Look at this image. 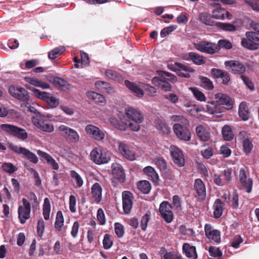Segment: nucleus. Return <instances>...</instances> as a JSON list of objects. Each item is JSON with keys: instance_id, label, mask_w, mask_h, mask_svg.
Here are the masks:
<instances>
[{"instance_id": "1", "label": "nucleus", "mask_w": 259, "mask_h": 259, "mask_svg": "<svg viewBox=\"0 0 259 259\" xmlns=\"http://www.w3.org/2000/svg\"><path fill=\"white\" fill-rule=\"evenodd\" d=\"M171 121L177 122L173 125V131L180 140L189 141L191 139V133L189 128V121L182 115H174L170 117Z\"/></svg>"}, {"instance_id": "2", "label": "nucleus", "mask_w": 259, "mask_h": 259, "mask_svg": "<svg viewBox=\"0 0 259 259\" xmlns=\"http://www.w3.org/2000/svg\"><path fill=\"white\" fill-rule=\"evenodd\" d=\"M1 130L7 135L16 138L21 141L28 138V134L26 130L18 126L4 123L0 125Z\"/></svg>"}, {"instance_id": "3", "label": "nucleus", "mask_w": 259, "mask_h": 259, "mask_svg": "<svg viewBox=\"0 0 259 259\" xmlns=\"http://www.w3.org/2000/svg\"><path fill=\"white\" fill-rule=\"evenodd\" d=\"M237 185L240 190L249 193L252 191L253 180L249 177V173L246 167L240 169L238 176Z\"/></svg>"}, {"instance_id": "4", "label": "nucleus", "mask_w": 259, "mask_h": 259, "mask_svg": "<svg viewBox=\"0 0 259 259\" xmlns=\"http://www.w3.org/2000/svg\"><path fill=\"white\" fill-rule=\"evenodd\" d=\"M90 156L92 161L98 165L107 163L110 160V154L101 148L94 149L91 151Z\"/></svg>"}, {"instance_id": "5", "label": "nucleus", "mask_w": 259, "mask_h": 259, "mask_svg": "<svg viewBox=\"0 0 259 259\" xmlns=\"http://www.w3.org/2000/svg\"><path fill=\"white\" fill-rule=\"evenodd\" d=\"M8 147L15 153L22 155L23 158L34 164H36L38 161L37 156L34 153L25 148L19 147L13 143H9Z\"/></svg>"}, {"instance_id": "6", "label": "nucleus", "mask_w": 259, "mask_h": 259, "mask_svg": "<svg viewBox=\"0 0 259 259\" xmlns=\"http://www.w3.org/2000/svg\"><path fill=\"white\" fill-rule=\"evenodd\" d=\"M26 87L32 90L36 97L45 101L51 108H55L59 105V100L52 94L45 92H41L38 89L31 88L28 85H26Z\"/></svg>"}, {"instance_id": "7", "label": "nucleus", "mask_w": 259, "mask_h": 259, "mask_svg": "<svg viewBox=\"0 0 259 259\" xmlns=\"http://www.w3.org/2000/svg\"><path fill=\"white\" fill-rule=\"evenodd\" d=\"M245 35L246 37L242 39V46L249 50H257L259 47V36L252 31L246 32Z\"/></svg>"}, {"instance_id": "8", "label": "nucleus", "mask_w": 259, "mask_h": 259, "mask_svg": "<svg viewBox=\"0 0 259 259\" xmlns=\"http://www.w3.org/2000/svg\"><path fill=\"white\" fill-rule=\"evenodd\" d=\"M9 93L15 99L28 104L30 96L27 91L24 88L11 85L9 88Z\"/></svg>"}, {"instance_id": "9", "label": "nucleus", "mask_w": 259, "mask_h": 259, "mask_svg": "<svg viewBox=\"0 0 259 259\" xmlns=\"http://www.w3.org/2000/svg\"><path fill=\"white\" fill-rule=\"evenodd\" d=\"M193 45L197 50L207 54L212 55L219 51V47L216 44L206 40L193 43Z\"/></svg>"}, {"instance_id": "10", "label": "nucleus", "mask_w": 259, "mask_h": 259, "mask_svg": "<svg viewBox=\"0 0 259 259\" xmlns=\"http://www.w3.org/2000/svg\"><path fill=\"white\" fill-rule=\"evenodd\" d=\"M232 169L228 168L224 169L221 175L215 174L213 177V183L218 186H224L228 184L232 180Z\"/></svg>"}, {"instance_id": "11", "label": "nucleus", "mask_w": 259, "mask_h": 259, "mask_svg": "<svg viewBox=\"0 0 259 259\" xmlns=\"http://www.w3.org/2000/svg\"><path fill=\"white\" fill-rule=\"evenodd\" d=\"M58 130L61 133L62 136L69 142L72 143L79 142L80 136L75 130L63 124L59 126Z\"/></svg>"}, {"instance_id": "12", "label": "nucleus", "mask_w": 259, "mask_h": 259, "mask_svg": "<svg viewBox=\"0 0 259 259\" xmlns=\"http://www.w3.org/2000/svg\"><path fill=\"white\" fill-rule=\"evenodd\" d=\"M23 205L18 207V218L20 223L24 224L29 219L31 211L30 203L26 198L22 199Z\"/></svg>"}, {"instance_id": "13", "label": "nucleus", "mask_w": 259, "mask_h": 259, "mask_svg": "<svg viewBox=\"0 0 259 259\" xmlns=\"http://www.w3.org/2000/svg\"><path fill=\"white\" fill-rule=\"evenodd\" d=\"M176 72L177 74L182 77L189 78L191 77L190 73H193L195 70L189 66L179 62H176L175 66L169 68Z\"/></svg>"}, {"instance_id": "14", "label": "nucleus", "mask_w": 259, "mask_h": 259, "mask_svg": "<svg viewBox=\"0 0 259 259\" xmlns=\"http://www.w3.org/2000/svg\"><path fill=\"white\" fill-rule=\"evenodd\" d=\"M159 211L165 222L170 223L172 221L174 214L172 211V206L168 201H163L160 203Z\"/></svg>"}, {"instance_id": "15", "label": "nucleus", "mask_w": 259, "mask_h": 259, "mask_svg": "<svg viewBox=\"0 0 259 259\" xmlns=\"http://www.w3.org/2000/svg\"><path fill=\"white\" fill-rule=\"evenodd\" d=\"M42 116L33 117L32 118L33 124L44 132L47 133L53 132L54 130L53 125L51 123L50 120L45 119Z\"/></svg>"}, {"instance_id": "16", "label": "nucleus", "mask_w": 259, "mask_h": 259, "mask_svg": "<svg viewBox=\"0 0 259 259\" xmlns=\"http://www.w3.org/2000/svg\"><path fill=\"white\" fill-rule=\"evenodd\" d=\"M193 190L195 197L198 201H202L205 199L206 195V187L201 179H196L195 180Z\"/></svg>"}, {"instance_id": "17", "label": "nucleus", "mask_w": 259, "mask_h": 259, "mask_svg": "<svg viewBox=\"0 0 259 259\" xmlns=\"http://www.w3.org/2000/svg\"><path fill=\"white\" fill-rule=\"evenodd\" d=\"M118 151L124 158L130 161H134L136 159L135 152L125 142H118Z\"/></svg>"}, {"instance_id": "18", "label": "nucleus", "mask_w": 259, "mask_h": 259, "mask_svg": "<svg viewBox=\"0 0 259 259\" xmlns=\"http://www.w3.org/2000/svg\"><path fill=\"white\" fill-rule=\"evenodd\" d=\"M225 65L228 69H231V72L234 74H241V75L246 71L245 65L238 61H227L225 62Z\"/></svg>"}, {"instance_id": "19", "label": "nucleus", "mask_w": 259, "mask_h": 259, "mask_svg": "<svg viewBox=\"0 0 259 259\" xmlns=\"http://www.w3.org/2000/svg\"><path fill=\"white\" fill-rule=\"evenodd\" d=\"M85 131L87 134L91 136L95 140L102 141L104 139V132L98 127L92 124H88L85 127Z\"/></svg>"}, {"instance_id": "20", "label": "nucleus", "mask_w": 259, "mask_h": 259, "mask_svg": "<svg viewBox=\"0 0 259 259\" xmlns=\"http://www.w3.org/2000/svg\"><path fill=\"white\" fill-rule=\"evenodd\" d=\"M156 73L158 76H155L152 79V82L154 85L161 82V81L169 80L171 82H175L177 80V77L169 72L157 70Z\"/></svg>"}, {"instance_id": "21", "label": "nucleus", "mask_w": 259, "mask_h": 259, "mask_svg": "<svg viewBox=\"0 0 259 259\" xmlns=\"http://www.w3.org/2000/svg\"><path fill=\"white\" fill-rule=\"evenodd\" d=\"M122 199L123 210L125 213L128 214L133 207V194L130 191H124L122 194Z\"/></svg>"}, {"instance_id": "22", "label": "nucleus", "mask_w": 259, "mask_h": 259, "mask_svg": "<svg viewBox=\"0 0 259 259\" xmlns=\"http://www.w3.org/2000/svg\"><path fill=\"white\" fill-rule=\"evenodd\" d=\"M112 174L114 178L121 183L125 181V173L122 166L117 163H113L111 165Z\"/></svg>"}, {"instance_id": "23", "label": "nucleus", "mask_w": 259, "mask_h": 259, "mask_svg": "<svg viewBox=\"0 0 259 259\" xmlns=\"http://www.w3.org/2000/svg\"><path fill=\"white\" fill-rule=\"evenodd\" d=\"M205 234L206 237L213 240L217 243L221 242V232L219 230L214 229L210 224H206L204 227Z\"/></svg>"}, {"instance_id": "24", "label": "nucleus", "mask_w": 259, "mask_h": 259, "mask_svg": "<svg viewBox=\"0 0 259 259\" xmlns=\"http://www.w3.org/2000/svg\"><path fill=\"white\" fill-rule=\"evenodd\" d=\"M207 111L216 117H221V114L226 111L224 108L220 105L217 101L208 102L206 105Z\"/></svg>"}, {"instance_id": "25", "label": "nucleus", "mask_w": 259, "mask_h": 259, "mask_svg": "<svg viewBox=\"0 0 259 259\" xmlns=\"http://www.w3.org/2000/svg\"><path fill=\"white\" fill-rule=\"evenodd\" d=\"M64 219L62 212L61 210L58 211L54 225L56 230L61 233L63 236L66 235L67 227L64 226Z\"/></svg>"}, {"instance_id": "26", "label": "nucleus", "mask_w": 259, "mask_h": 259, "mask_svg": "<svg viewBox=\"0 0 259 259\" xmlns=\"http://www.w3.org/2000/svg\"><path fill=\"white\" fill-rule=\"evenodd\" d=\"M102 188L98 183L94 184L91 188V200L92 203H99L102 200Z\"/></svg>"}, {"instance_id": "27", "label": "nucleus", "mask_w": 259, "mask_h": 259, "mask_svg": "<svg viewBox=\"0 0 259 259\" xmlns=\"http://www.w3.org/2000/svg\"><path fill=\"white\" fill-rule=\"evenodd\" d=\"M125 113L128 119L132 121H143L144 116L138 110L133 107H127L125 109Z\"/></svg>"}, {"instance_id": "28", "label": "nucleus", "mask_w": 259, "mask_h": 259, "mask_svg": "<svg viewBox=\"0 0 259 259\" xmlns=\"http://www.w3.org/2000/svg\"><path fill=\"white\" fill-rule=\"evenodd\" d=\"M217 102L221 106L225 105L226 109H230L233 108V101L231 98L225 94L218 93L215 95Z\"/></svg>"}, {"instance_id": "29", "label": "nucleus", "mask_w": 259, "mask_h": 259, "mask_svg": "<svg viewBox=\"0 0 259 259\" xmlns=\"http://www.w3.org/2000/svg\"><path fill=\"white\" fill-rule=\"evenodd\" d=\"M211 73L214 78H222V83L224 84H228L230 81V76L229 73L223 70L216 68L211 69Z\"/></svg>"}, {"instance_id": "30", "label": "nucleus", "mask_w": 259, "mask_h": 259, "mask_svg": "<svg viewBox=\"0 0 259 259\" xmlns=\"http://www.w3.org/2000/svg\"><path fill=\"white\" fill-rule=\"evenodd\" d=\"M36 152L40 159L46 160L54 169L58 170L59 169L58 164L51 155L40 150H37Z\"/></svg>"}, {"instance_id": "31", "label": "nucleus", "mask_w": 259, "mask_h": 259, "mask_svg": "<svg viewBox=\"0 0 259 259\" xmlns=\"http://www.w3.org/2000/svg\"><path fill=\"white\" fill-rule=\"evenodd\" d=\"M172 160L175 163L180 167L184 165L185 159L182 152L178 148L175 147L171 152Z\"/></svg>"}, {"instance_id": "32", "label": "nucleus", "mask_w": 259, "mask_h": 259, "mask_svg": "<svg viewBox=\"0 0 259 259\" xmlns=\"http://www.w3.org/2000/svg\"><path fill=\"white\" fill-rule=\"evenodd\" d=\"M187 56L188 58L186 59V60L191 61L194 64L197 65H203L206 62V59L204 57L193 52H189Z\"/></svg>"}, {"instance_id": "33", "label": "nucleus", "mask_w": 259, "mask_h": 259, "mask_svg": "<svg viewBox=\"0 0 259 259\" xmlns=\"http://www.w3.org/2000/svg\"><path fill=\"white\" fill-rule=\"evenodd\" d=\"M196 133L198 138L202 141L207 142L210 138V132L202 125H199L196 127Z\"/></svg>"}, {"instance_id": "34", "label": "nucleus", "mask_w": 259, "mask_h": 259, "mask_svg": "<svg viewBox=\"0 0 259 259\" xmlns=\"http://www.w3.org/2000/svg\"><path fill=\"white\" fill-rule=\"evenodd\" d=\"M143 172L149 177L155 185H157L159 181V177L153 167L150 166L145 167Z\"/></svg>"}, {"instance_id": "35", "label": "nucleus", "mask_w": 259, "mask_h": 259, "mask_svg": "<svg viewBox=\"0 0 259 259\" xmlns=\"http://www.w3.org/2000/svg\"><path fill=\"white\" fill-rule=\"evenodd\" d=\"M183 251L185 255L190 259L197 258L196 248L194 246H191L187 243H185L183 245Z\"/></svg>"}, {"instance_id": "36", "label": "nucleus", "mask_w": 259, "mask_h": 259, "mask_svg": "<svg viewBox=\"0 0 259 259\" xmlns=\"http://www.w3.org/2000/svg\"><path fill=\"white\" fill-rule=\"evenodd\" d=\"M212 18L215 19H230L229 12L224 8H217L212 11Z\"/></svg>"}, {"instance_id": "37", "label": "nucleus", "mask_w": 259, "mask_h": 259, "mask_svg": "<svg viewBox=\"0 0 259 259\" xmlns=\"http://www.w3.org/2000/svg\"><path fill=\"white\" fill-rule=\"evenodd\" d=\"M238 114L239 117L244 121H246L249 119L250 112L245 102H242L240 103L238 108Z\"/></svg>"}, {"instance_id": "38", "label": "nucleus", "mask_w": 259, "mask_h": 259, "mask_svg": "<svg viewBox=\"0 0 259 259\" xmlns=\"http://www.w3.org/2000/svg\"><path fill=\"white\" fill-rule=\"evenodd\" d=\"M95 85L98 90L104 93L110 94L114 92L111 85L104 81L98 80L95 82Z\"/></svg>"}, {"instance_id": "39", "label": "nucleus", "mask_w": 259, "mask_h": 259, "mask_svg": "<svg viewBox=\"0 0 259 259\" xmlns=\"http://www.w3.org/2000/svg\"><path fill=\"white\" fill-rule=\"evenodd\" d=\"M227 203L234 209H237L239 208V195L236 190L229 194Z\"/></svg>"}, {"instance_id": "40", "label": "nucleus", "mask_w": 259, "mask_h": 259, "mask_svg": "<svg viewBox=\"0 0 259 259\" xmlns=\"http://www.w3.org/2000/svg\"><path fill=\"white\" fill-rule=\"evenodd\" d=\"M214 209L213 215L215 218H219L223 214L224 210V203L222 201L219 199H217L213 205Z\"/></svg>"}, {"instance_id": "41", "label": "nucleus", "mask_w": 259, "mask_h": 259, "mask_svg": "<svg viewBox=\"0 0 259 259\" xmlns=\"http://www.w3.org/2000/svg\"><path fill=\"white\" fill-rule=\"evenodd\" d=\"M110 123L115 128L120 131H124L127 127V123H124L121 119H118L116 117H111Z\"/></svg>"}, {"instance_id": "42", "label": "nucleus", "mask_w": 259, "mask_h": 259, "mask_svg": "<svg viewBox=\"0 0 259 259\" xmlns=\"http://www.w3.org/2000/svg\"><path fill=\"white\" fill-rule=\"evenodd\" d=\"M212 15L207 13H201L199 15V19L202 23L207 25L215 26V22L212 19Z\"/></svg>"}, {"instance_id": "43", "label": "nucleus", "mask_w": 259, "mask_h": 259, "mask_svg": "<svg viewBox=\"0 0 259 259\" xmlns=\"http://www.w3.org/2000/svg\"><path fill=\"white\" fill-rule=\"evenodd\" d=\"M223 137L225 141H231L234 138V134L231 126L225 125L222 129Z\"/></svg>"}, {"instance_id": "44", "label": "nucleus", "mask_w": 259, "mask_h": 259, "mask_svg": "<svg viewBox=\"0 0 259 259\" xmlns=\"http://www.w3.org/2000/svg\"><path fill=\"white\" fill-rule=\"evenodd\" d=\"M215 26H216L218 29L224 31L233 32L236 30V27L235 25L228 23L216 22L215 23Z\"/></svg>"}, {"instance_id": "45", "label": "nucleus", "mask_w": 259, "mask_h": 259, "mask_svg": "<svg viewBox=\"0 0 259 259\" xmlns=\"http://www.w3.org/2000/svg\"><path fill=\"white\" fill-rule=\"evenodd\" d=\"M124 83L127 88L134 92L136 96L140 97L144 95L143 91L134 83L127 80H125Z\"/></svg>"}, {"instance_id": "46", "label": "nucleus", "mask_w": 259, "mask_h": 259, "mask_svg": "<svg viewBox=\"0 0 259 259\" xmlns=\"http://www.w3.org/2000/svg\"><path fill=\"white\" fill-rule=\"evenodd\" d=\"M138 189L144 194H148L151 189V184L146 180L141 181L137 183Z\"/></svg>"}, {"instance_id": "47", "label": "nucleus", "mask_w": 259, "mask_h": 259, "mask_svg": "<svg viewBox=\"0 0 259 259\" xmlns=\"http://www.w3.org/2000/svg\"><path fill=\"white\" fill-rule=\"evenodd\" d=\"M87 96L97 103H104L106 102V99L103 95L94 91L89 92Z\"/></svg>"}, {"instance_id": "48", "label": "nucleus", "mask_w": 259, "mask_h": 259, "mask_svg": "<svg viewBox=\"0 0 259 259\" xmlns=\"http://www.w3.org/2000/svg\"><path fill=\"white\" fill-rule=\"evenodd\" d=\"M51 212L50 201L48 198L46 197L44 199V202L42 207V213L45 220H49L50 214Z\"/></svg>"}, {"instance_id": "49", "label": "nucleus", "mask_w": 259, "mask_h": 259, "mask_svg": "<svg viewBox=\"0 0 259 259\" xmlns=\"http://www.w3.org/2000/svg\"><path fill=\"white\" fill-rule=\"evenodd\" d=\"M65 51V48L63 46H60L55 48L54 49L49 52L48 57L51 60H54L62 55Z\"/></svg>"}, {"instance_id": "50", "label": "nucleus", "mask_w": 259, "mask_h": 259, "mask_svg": "<svg viewBox=\"0 0 259 259\" xmlns=\"http://www.w3.org/2000/svg\"><path fill=\"white\" fill-rule=\"evenodd\" d=\"M27 81L34 86L40 87L42 89H49L50 88L49 83L42 82L35 78H28Z\"/></svg>"}, {"instance_id": "51", "label": "nucleus", "mask_w": 259, "mask_h": 259, "mask_svg": "<svg viewBox=\"0 0 259 259\" xmlns=\"http://www.w3.org/2000/svg\"><path fill=\"white\" fill-rule=\"evenodd\" d=\"M70 175L76 184V188H80L83 185V180L80 176L74 170L70 171Z\"/></svg>"}, {"instance_id": "52", "label": "nucleus", "mask_w": 259, "mask_h": 259, "mask_svg": "<svg viewBox=\"0 0 259 259\" xmlns=\"http://www.w3.org/2000/svg\"><path fill=\"white\" fill-rule=\"evenodd\" d=\"M106 77L114 80L120 81L122 79L121 75L115 71L109 69L105 71Z\"/></svg>"}, {"instance_id": "53", "label": "nucleus", "mask_w": 259, "mask_h": 259, "mask_svg": "<svg viewBox=\"0 0 259 259\" xmlns=\"http://www.w3.org/2000/svg\"><path fill=\"white\" fill-rule=\"evenodd\" d=\"M201 85L205 89L211 90L213 89L212 82L207 77L201 76L200 78Z\"/></svg>"}, {"instance_id": "54", "label": "nucleus", "mask_w": 259, "mask_h": 259, "mask_svg": "<svg viewBox=\"0 0 259 259\" xmlns=\"http://www.w3.org/2000/svg\"><path fill=\"white\" fill-rule=\"evenodd\" d=\"M252 142L248 139H245L243 141V149L246 154L251 153L253 148Z\"/></svg>"}, {"instance_id": "55", "label": "nucleus", "mask_w": 259, "mask_h": 259, "mask_svg": "<svg viewBox=\"0 0 259 259\" xmlns=\"http://www.w3.org/2000/svg\"><path fill=\"white\" fill-rule=\"evenodd\" d=\"M114 231L116 235L119 238H122L124 234V227L119 223L114 224Z\"/></svg>"}, {"instance_id": "56", "label": "nucleus", "mask_w": 259, "mask_h": 259, "mask_svg": "<svg viewBox=\"0 0 259 259\" xmlns=\"http://www.w3.org/2000/svg\"><path fill=\"white\" fill-rule=\"evenodd\" d=\"M103 245L104 249H109L113 245V241L111 236L108 234H105L103 240Z\"/></svg>"}, {"instance_id": "57", "label": "nucleus", "mask_w": 259, "mask_h": 259, "mask_svg": "<svg viewBox=\"0 0 259 259\" xmlns=\"http://www.w3.org/2000/svg\"><path fill=\"white\" fill-rule=\"evenodd\" d=\"M217 45L219 47V51L221 48L230 50L232 49L233 47L231 41L227 39H220Z\"/></svg>"}, {"instance_id": "58", "label": "nucleus", "mask_w": 259, "mask_h": 259, "mask_svg": "<svg viewBox=\"0 0 259 259\" xmlns=\"http://www.w3.org/2000/svg\"><path fill=\"white\" fill-rule=\"evenodd\" d=\"M208 252L210 256L214 257H220L222 255V252L220 248L214 246H210Z\"/></svg>"}, {"instance_id": "59", "label": "nucleus", "mask_w": 259, "mask_h": 259, "mask_svg": "<svg viewBox=\"0 0 259 259\" xmlns=\"http://www.w3.org/2000/svg\"><path fill=\"white\" fill-rule=\"evenodd\" d=\"M2 167L5 171L9 174H13L17 170V168L11 163H4Z\"/></svg>"}, {"instance_id": "60", "label": "nucleus", "mask_w": 259, "mask_h": 259, "mask_svg": "<svg viewBox=\"0 0 259 259\" xmlns=\"http://www.w3.org/2000/svg\"><path fill=\"white\" fill-rule=\"evenodd\" d=\"M178 26L176 25H171L168 27H165L163 28L160 32V36L161 37H164L169 34H170L172 31L176 30Z\"/></svg>"}, {"instance_id": "61", "label": "nucleus", "mask_w": 259, "mask_h": 259, "mask_svg": "<svg viewBox=\"0 0 259 259\" xmlns=\"http://www.w3.org/2000/svg\"><path fill=\"white\" fill-rule=\"evenodd\" d=\"M240 78L242 79L247 88L252 91L254 90V83L249 77L244 75H241L240 76Z\"/></svg>"}, {"instance_id": "62", "label": "nucleus", "mask_w": 259, "mask_h": 259, "mask_svg": "<svg viewBox=\"0 0 259 259\" xmlns=\"http://www.w3.org/2000/svg\"><path fill=\"white\" fill-rule=\"evenodd\" d=\"M191 90L193 94V95L195 97V98L200 101H204L205 100V97L201 92H200L199 90H198L196 88H192Z\"/></svg>"}, {"instance_id": "63", "label": "nucleus", "mask_w": 259, "mask_h": 259, "mask_svg": "<svg viewBox=\"0 0 259 259\" xmlns=\"http://www.w3.org/2000/svg\"><path fill=\"white\" fill-rule=\"evenodd\" d=\"M45 224L44 220L41 219L37 222V233L39 237H41L44 233Z\"/></svg>"}, {"instance_id": "64", "label": "nucleus", "mask_w": 259, "mask_h": 259, "mask_svg": "<svg viewBox=\"0 0 259 259\" xmlns=\"http://www.w3.org/2000/svg\"><path fill=\"white\" fill-rule=\"evenodd\" d=\"M156 127L165 134H168L170 132V127L164 122L160 121L157 124Z\"/></svg>"}]
</instances>
